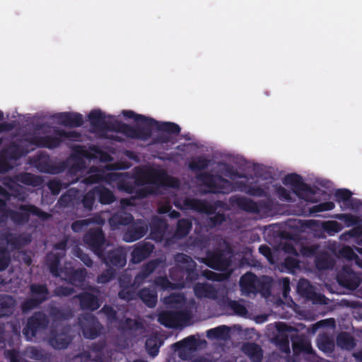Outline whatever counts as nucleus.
Returning <instances> with one entry per match:
<instances>
[{
	"label": "nucleus",
	"instance_id": "a19ab883",
	"mask_svg": "<svg viewBox=\"0 0 362 362\" xmlns=\"http://www.w3.org/2000/svg\"><path fill=\"white\" fill-rule=\"evenodd\" d=\"M192 227V221L188 218H181L178 220L175 235L177 238L186 237L190 232Z\"/></svg>",
	"mask_w": 362,
	"mask_h": 362
},
{
	"label": "nucleus",
	"instance_id": "0e129e2a",
	"mask_svg": "<svg viewBox=\"0 0 362 362\" xmlns=\"http://www.w3.org/2000/svg\"><path fill=\"white\" fill-rule=\"evenodd\" d=\"M275 192L279 199L281 201H286L288 202L293 201L291 192L281 185H276L275 187Z\"/></svg>",
	"mask_w": 362,
	"mask_h": 362
},
{
	"label": "nucleus",
	"instance_id": "4c0bfd02",
	"mask_svg": "<svg viewBox=\"0 0 362 362\" xmlns=\"http://www.w3.org/2000/svg\"><path fill=\"white\" fill-rule=\"evenodd\" d=\"M98 201L102 204H110L115 201V197L113 192L105 187H94Z\"/></svg>",
	"mask_w": 362,
	"mask_h": 362
},
{
	"label": "nucleus",
	"instance_id": "4be33fe9",
	"mask_svg": "<svg viewBox=\"0 0 362 362\" xmlns=\"http://www.w3.org/2000/svg\"><path fill=\"white\" fill-rule=\"evenodd\" d=\"M298 290L301 295L305 296L308 299L312 300L314 303L321 305L326 303V297L323 294L314 291L309 281L305 279L299 281Z\"/></svg>",
	"mask_w": 362,
	"mask_h": 362
},
{
	"label": "nucleus",
	"instance_id": "bf43d9fd",
	"mask_svg": "<svg viewBox=\"0 0 362 362\" xmlns=\"http://www.w3.org/2000/svg\"><path fill=\"white\" fill-rule=\"evenodd\" d=\"M317 346L324 352H331L334 349V344L327 336H323L318 341Z\"/></svg>",
	"mask_w": 362,
	"mask_h": 362
},
{
	"label": "nucleus",
	"instance_id": "ea45409f",
	"mask_svg": "<svg viewBox=\"0 0 362 362\" xmlns=\"http://www.w3.org/2000/svg\"><path fill=\"white\" fill-rule=\"evenodd\" d=\"M237 206L242 210L257 214L260 211L259 205L255 201L247 197H239L236 200Z\"/></svg>",
	"mask_w": 362,
	"mask_h": 362
},
{
	"label": "nucleus",
	"instance_id": "0eeeda50",
	"mask_svg": "<svg viewBox=\"0 0 362 362\" xmlns=\"http://www.w3.org/2000/svg\"><path fill=\"white\" fill-rule=\"evenodd\" d=\"M285 185H290L293 192L299 198L307 202L315 203L317 199H313L312 196L317 194L320 189L315 186L311 187L308 184L304 182L303 177L296 173H291L286 175L283 180Z\"/></svg>",
	"mask_w": 362,
	"mask_h": 362
},
{
	"label": "nucleus",
	"instance_id": "5701e85b",
	"mask_svg": "<svg viewBox=\"0 0 362 362\" xmlns=\"http://www.w3.org/2000/svg\"><path fill=\"white\" fill-rule=\"evenodd\" d=\"M107 266H112L117 268H122L126 265L127 259L124 252L119 249H115L104 254L103 257H100Z\"/></svg>",
	"mask_w": 362,
	"mask_h": 362
},
{
	"label": "nucleus",
	"instance_id": "cd10ccee",
	"mask_svg": "<svg viewBox=\"0 0 362 362\" xmlns=\"http://www.w3.org/2000/svg\"><path fill=\"white\" fill-rule=\"evenodd\" d=\"M16 305V300L12 296L0 294V318L12 315Z\"/></svg>",
	"mask_w": 362,
	"mask_h": 362
},
{
	"label": "nucleus",
	"instance_id": "39448f33",
	"mask_svg": "<svg viewBox=\"0 0 362 362\" xmlns=\"http://www.w3.org/2000/svg\"><path fill=\"white\" fill-rule=\"evenodd\" d=\"M50 319L43 311H35L27 318L22 333L27 341H33L40 337L49 327Z\"/></svg>",
	"mask_w": 362,
	"mask_h": 362
},
{
	"label": "nucleus",
	"instance_id": "473e14b6",
	"mask_svg": "<svg viewBox=\"0 0 362 362\" xmlns=\"http://www.w3.org/2000/svg\"><path fill=\"white\" fill-rule=\"evenodd\" d=\"M243 351L248 356L252 362H261L263 358V351L256 343H247L243 346Z\"/></svg>",
	"mask_w": 362,
	"mask_h": 362
},
{
	"label": "nucleus",
	"instance_id": "338daca9",
	"mask_svg": "<svg viewBox=\"0 0 362 362\" xmlns=\"http://www.w3.org/2000/svg\"><path fill=\"white\" fill-rule=\"evenodd\" d=\"M228 305L236 315L243 316L245 315L247 313L245 306L236 300H230Z\"/></svg>",
	"mask_w": 362,
	"mask_h": 362
},
{
	"label": "nucleus",
	"instance_id": "e433bc0d",
	"mask_svg": "<svg viewBox=\"0 0 362 362\" xmlns=\"http://www.w3.org/2000/svg\"><path fill=\"white\" fill-rule=\"evenodd\" d=\"M158 322L168 328H174L178 326L175 310H167L158 315Z\"/></svg>",
	"mask_w": 362,
	"mask_h": 362
},
{
	"label": "nucleus",
	"instance_id": "a211bd4d",
	"mask_svg": "<svg viewBox=\"0 0 362 362\" xmlns=\"http://www.w3.org/2000/svg\"><path fill=\"white\" fill-rule=\"evenodd\" d=\"M71 341L69 330L63 328L61 331L52 330L49 344L54 349L62 350L66 349Z\"/></svg>",
	"mask_w": 362,
	"mask_h": 362
},
{
	"label": "nucleus",
	"instance_id": "09e8293b",
	"mask_svg": "<svg viewBox=\"0 0 362 362\" xmlns=\"http://www.w3.org/2000/svg\"><path fill=\"white\" fill-rule=\"evenodd\" d=\"M11 261V252L6 246L0 245V272L6 270Z\"/></svg>",
	"mask_w": 362,
	"mask_h": 362
},
{
	"label": "nucleus",
	"instance_id": "864d4df0",
	"mask_svg": "<svg viewBox=\"0 0 362 362\" xmlns=\"http://www.w3.org/2000/svg\"><path fill=\"white\" fill-rule=\"evenodd\" d=\"M315 264L319 270L327 269L332 267V262L327 254H322L317 256L315 260Z\"/></svg>",
	"mask_w": 362,
	"mask_h": 362
},
{
	"label": "nucleus",
	"instance_id": "2f4dec72",
	"mask_svg": "<svg viewBox=\"0 0 362 362\" xmlns=\"http://www.w3.org/2000/svg\"><path fill=\"white\" fill-rule=\"evenodd\" d=\"M90 125L94 129H110L105 121V116L100 110H93L88 115ZM112 129V127H111Z\"/></svg>",
	"mask_w": 362,
	"mask_h": 362
},
{
	"label": "nucleus",
	"instance_id": "ddd939ff",
	"mask_svg": "<svg viewBox=\"0 0 362 362\" xmlns=\"http://www.w3.org/2000/svg\"><path fill=\"white\" fill-rule=\"evenodd\" d=\"M175 262L185 272L186 280L193 282L198 279L199 274L196 269V263L192 257L184 253H177L174 257Z\"/></svg>",
	"mask_w": 362,
	"mask_h": 362
},
{
	"label": "nucleus",
	"instance_id": "680f3d73",
	"mask_svg": "<svg viewBox=\"0 0 362 362\" xmlns=\"http://www.w3.org/2000/svg\"><path fill=\"white\" fill-rule=\"evenodd\" d=\"M154 284L160 287L163 290H168L175 288L173 283L169 281L167 276H158L154 279Z\"/></svg>",
	"mask_w": 362,
	"mask_h": 362
},
{
	"label": "nucleus",
	"instance_id": "b1692460",
	"mask_svg": "<svg viewBox=\"0 0 362 362\" xmlns=\"http://www.w3.org/2000/svg\"><path fill=\"white\" fill-rule=\"evenodd\" d=\"M150 227L151 238L156 242H161L164 239L167 229L168 228V224L166 220L161 218L155 217L152 219Z\"/></svg>",
	"mask_w": 362,
	"mask_h": 362
},
{
	"label": "nucleus",
	"instance_id": "6e6552de",
	"mask_svg": "<svg viewBox=\"0 0 362 362\" xmlns=\"http://www.w3.org/2000/svg\"><path fill=\"white\" fill-rule=\"evenodd\" d=\"M18 211L13 209H6V212L10 219L13 223L18 226H22L29 222L30 215L36 216L39 218L46 219L49 214L42 211L37 206L33 204H21L18 206Z\"/></svg>",
	"mask_w": 362,
	"mask_h": 362
},
{
	"label": "nucleus",
	"instance_id": "c03bdc74",
	"mask_svg": "<svg viewBox=\"0 0 362 362\" xmlns=\"http://www.w3.org/2000/svg\"><path fill=\"white\" fill-rule=\"evenodd\" d=\"M293 350L295 353L315 354L310 342L303 339H298V341L293 342Z\"/></svg>",
	"mask_w": 362,
	"mask_h": 362
},
{
	"label": "nucleus",
	"instance_id": "5fc2aeb1",
	"mask_svg": "<svg viewBox=\"0 0 362 362\" xmlns=\"http://www.w3.org/2000/svg\"><path fill=\"white\" fill-rule=\"evenodd\" d=\"M100 312L105 315L107 322L110 323H113L117 320V311L110 305H104Z\"/></svg>",
	"mask_w": 362,
	"mask_h": 362
},
{
	"label": "nucleus",
	"instance_id": "603ef678",
	"mask_svg": "<svg viewBox=\"0 0 362 362\" xmlns=\"http://www.w3.org/2000/svg\"><path fill=\"white\" fill-rule=\"evenodd\" d=\"M334 218L344 221L347 227L356 226L360 223V218L351 214H338L334 216Z\"/></svg>",
	"mask_w": 362,
	"mask_h": 362
},
{
	"label": "nucleus",
	"instance_id": "9b49d317",
	"mask_svg": "<svg viewBox=\"0 0 362 362\" xmlns=\"http://www.w3.org/2000/svg\"><path fill=\"white\" fill-rule=\"evenodd\" d=\"M117 188L119 191L134 194V197L136 199H144L149 195L157 194V189L153 186H146L140 189H136L133 180L129 177H123L119 180L117 182Z\"/></svg>",
	"mask_w": 362,
	"mask_h": 362
},
{
	"label": "nucleus",
	"instance_id": "4d7b16f0",
	"mask_svg": "<svg viewBox=\"0 0 362 362\" xmlns=\"http://www.w3.org/2000/svg\"><path fill=\"white\" fill-rule=\"evenodd\" d=\"M146 349L148 353L152 356H156L159 352L160 344H158L157 338H148L146 341Z\"/></svg>",
	"mask_w": 362,
	"mask_h": 362
},
{
	"label": "nucleus",
	"instance_id": "f3484780",
	"mask_svg": "<svg viewBox=\"0 0 362 362\" xmlns=\"http://www.w3.org/2000/svg\"><path fill=\"white\" fill-rule=\"evenodd\" d=\"M164 261L161 259H153L143 264L140 271L135 276L132 286L139 287Z\"/></svg>",
	"mask_w": 362,
	"mask_h": 362
},
{
	"label": "nucleus",
	"instance_id": "c85d7f7f",
	"mask_svg": "<svg viewBox=\"0 0 362 362\" xmlns=\"http://www.w3.org/2000/svg\"><path fill=\"white\" fill-rule=\"evenodd\" d=\"M48 317L54 322H62L70 319L73 313L69 308H62L56 306L54 304L48 305Z\"/></svg>",
	"mask_w": 362,
	"mask_h": 362
},
{
	"label": "nucleus",
	"instance_id": "58836bf2",
	"mask_svg": "<svg viewBox=\"0 0 362 362\" xmlns=\"http://www.w3.org/2000/svg\"><path fill=\"white\" fill-rule=\"evenodd\" d=\"M337 344L342 349L351 350L356 346L354 338L348 332H341L337 337Z\"/></svg>",
	"mask_w": 362,
	"mask_h": 362
},
{
	"label": "nucleus",
	"instance_id": "20e7f679",
	"mask_svg": "<svg viewBox=\"0 0 362 362\" xmlns=\"http://www.w3.org/2000/svg\"><path fill=\"white\" fill-rule=\"evenodd\" d=\"M81 136V134L76 131L54 129L53 134L51 135L29 136L25 138V141L37 148L54 149L59 147L62 142L66 139L78 141Z\"/></svg>",
	"mask_w": 362,
	"mask_h": 362
},
{
	"label": "nucleus",
	"instance_id": "052dcab7",
	"mask_svg": "<svg viewBox=\"0 0 362 362\" xmlns=\"http://www.w3.org/2000/svg\"><path fill=\"white\" fill-rule=\"evenodd\" d=\"M282 266L289 272L293 274L295 270L300 267L299 261L293 257H287L284 259Z\"/></svg>",
	"mask_w": 362,
	"mask_h": 362
},
{
	"label": "nucleus",
	"instance_id": "6ab92c4d",
	"mask_svg": "<svg viewBox=\"0 0 362 362\" xmlns=\"http://www.w3.org/2000/svg\"><path fill=\"white\" fill-rule=\"evenodd\" d=\"M154 248V245L148 242L141 241L136 243L131 253L132 262L134 264L141 263L151 255Z\"/></svg>",
	"mask_w": 362,
	"mask_h": 362
},
{
	"label": "nucleus",
	"instance_id": "c756f323",
	"mask_svg": "<svg viewBox=\"0 0 362 362\" xmlns=\"http://www.w3.org/2000/svg\"><path fill=\"white\" fill-rule=\"evenodd\" d=\"M257 276L251 272H248L243 274L240 277L239 282L242 292L246 294L255 293L257 291Z\"/></svg>",
	"mask_w": 362,
	"mask_h": 362
},
{
	"label": "nucleus",
	"instance_id": "f8f14e48",
	"mask_svg": "<svg viewBox=\"0 0 362 362\" xmlns=\"http://www.w3.org/2000/svg\"><path fill=\"white\" fill-rule=\"evenodd\" d=\"M338 284L344 288L351 291L356 290L361 283L360 275L354 272L351 267L344 265L337 275Z\"/></svg>",
	"mask_w": 362,
	"mask_h": 362
},
{
	"label": "nucleus",
	"instance_id": "9d476101",
	"mask_svg": "<svg viewBox=\"0 0 362 362\" xmlns=\"http://www.w3.org/2000/svg\"><path fill=\"white\" fill-rule=\"evenodd\" d=\"M203 262L214 270L225 272L231 265L232 260L225 250L218 248L208 250Z\"/></svg>",
	"mask_w": 362,
	"mask_h": 362
},
{
	"label": "nucleus",
	"instance_id": "69168bd1",
	"mask_svg": "<svg viewBox=\"0 0 362 362\" xmlns=\"http://www.w3.org/2000/svg\"><path fill=\"white\" fill-rule=\"evenodd\" d=\"M75 256L78 258L86 267H91L93 266V260L90 256L85 253L80 247H76L74 250Z\"/></svg>",
	"mask_w": 362,
	"mask_h": 362
},
{
	"label": "nucleus",
	"instance_id": "f03ea898",
	"mask_svg": "<svg viewBox=\"0 0 362 362\" xmlns=\"http://www.w3.org/2000/svg\"><path fill=\"white\" fill-rule=\"evenodd\" d=\"M197 177L204 186L208 188L207 190L204 192V194H228L235 191L236 186L243 187L244 189H241V190L251 196L261 197L265 195V191L261 187L249 186L243 181L233 183L220 175L205 172L200 173Z\"/></svg>",
	"mask_w": 362,
	"mask_h": 362
},
{
	"label": "nucleus",
	"instance_id": "1a4fd4ad",
	"mask_svg": "<svg viewBox=\"0 0 362 362\" xmlns=\"http://www.w3.org/2000/svg\"><path fill=\"white\" fill-rule=\"evenodd\" d=\"M83 240L88 247L98 257L104 256L106 239L101 228H90L83 235Z\"/></svg>",
	"mask_w": 362,
	"mask_h": 362
},
{
	"label": "nucleus",
	"instance_id": "72a5a7b5",
	"mask_svg": "<svg viewBox=\"0 0 362 362\" xmlns=\"http://www.w3.org/2000/svg\"><path fill=\"white\" fill-rule=\"evenodd\" d=\"M16 180L18 182L34 187H39L42 184V179L40 176L27 172L16 174Z\"/></svg>",
	"mask_w": 362,
	"mask_h": 362
},
{
	"label": "nucleus",
	"instance_id": "37998d69",
	"mask_svg": "<svg viewBox=\"0 0 362 362\" xmlns=\"http://www.w3.org/2000/svg\"><path fill=\"white\" fill-rule=\"evenodd\" d=\"M37 168L41 172L49 174H57L60 172L59 168L52 165L48 159H37L35 162Z\"/></svg>",
	"mask_w": 362,
	"mask_h": 362
},
{
	"label": "nucleus",
	"instance_id": "393cba45",
	"mask_svg": "<svg viewBox=\"0 0 362 362\" xmlns=\"http://www.w3.org/2000/svg\"><path fill=\"white\" fill-rule=\"evenodd\" d=\"M79 191L76 189H69L61 195L58 199V204L63 208L78 209L80 205Z\"/></svg>",
	"mask_w": 362,
	"mask_h": 362
},
{
	"label": "nucleus",
	"instance_id": "3c124183",
	"mask_svg": "<svg viewBox=\"0 0 362 362\" xmlns=\"http://www.w3.org/2000/svg\"><path fill=\"white\" fill-rule=\"evenodd\" d=\"M352 194V192L348 189H339L335 191L334 196L337 203H343V205L341 206L343 209L347 202L350 200Z\"/></svg>",
	"mask_w": 362,
	"mask_h": 362
},
{
	"label": "nucleus",
	"instance_id": "2eb2a0df",
	"mask_svg": "<svg viewBox=\"0 0 362 362\" xmlns=\"http://www.w3.org/2000/svg\"><path fill=\"white\" fill-rule=\"evenodd\" d=\"M148 229V224L143 220L133 221L123 235V240L127 243L136 241L143 238Z\"/></svg>",
	"mask_w": 362,
	"mask_h": 362
},
{
	"label": "nucleus",
	"instance_id": "dca6fc26",
	"mask_svg": "<svg viewBox=\"0 0 362 362\" xmlns=\"http://www.w3.org/2000/svg\"><path fill=\"white\" fill-rule=\"evenodd\" d=\"M78 300L79 306L82 310L93 312L101 305L102 301L98 295L89 291H83L75 296Z\"/></svg>",
	"mask_w": 362,
	"mask_h": 362
},
{
	"label": "nucleus",
	"instance_id": "7ed1b4c3",
	"mask_svg": "<svg viewBox=\"0 0 362 362\" xmlns=\"http://www.w3.org/2000/svg\"><path fill=\"white\" fill-rule=\"evenodd\" d=\"M184 205L188 209L211 216L209 218L208 221L209 225L211 228L221 225L226 220L224 213H216L217 209L226 206V203L221 200H217L211 204L206 200L196 198H185Z\"/></svg>",
	"mask_w": 362,
	"mask_h": 362
},
{
	"label": "nucleus",
	"instance_id": "f704fd0d",
	"mask_svg": "<svg viewBox=\"0 0 362 362\" xmlns=\"http://www.w3.org/2000/svg\"><path fill=\"white\" fill-rule=\"evenodd\" d=\"M137 296L148 308H154L157 303V293L149 288H143L139 290Z\"/></svg>",
	"mask_w": 362,
	"mask_h": 362
},
{
	"label": "nucleus",
	"instance_id": "bb28decb",
	"mask_svg": "<svg viewBox=\"0 0 362 362\" xmlns=\"http://www.w3.org/2000/svg\"><path fill=\"white\" fill-rule=\"evenodd\" d=\"M64 255V253L50 252L46 256V264L49 268V272L54 277H59L62 274L64 267H60V262Z\"/></svg>",
	"mask_w": 362,
	"mask_h": 362
},
{
	"label": "nucleus",
	"instance_id": "8fccbe9b",
	"mask_svg": "<svg viewBox=\"0 0 362 362\" xmlns=\"http://www.w3.org/2000/svg\"><path fill=\"white\" fill-rule=\"evenodd\" d=\"M210 160L204 157L199 156L193 159L189 164V168L193 170H202L208 168Z\"/></svg>",
	"mask_w": 362,
	"mask_h": 362
},
{
	"label": "nucleus",
	"instance_id": "4468645a",
	"mask_svg": "<svg viewBox=\"0 0 362 362\" xmlns=\"http://www.w3.org/2000/svg\"><path fill=\"white\" fill-rule=\"evenodd\" d=\"M79 325L85 338L94 339L100 334L103 328L98 319L93 315L84 316L83 320L79 321Z\"/></svg>",
	"mask_w": 362,
	"mask_h": 362
},
{
	"label": "nucleus",
	"instance_id": "f257e3e1",
	"mask_svg": "<svg viewBox=\"0 0 362 362\" xmlns=\"http://www.w3.org/2000/svg\"><path fill=\"white\" fill-rule=\"evenodd\" d=\"M122 115L128 119H133L137 124L135 126L122 122L112 124V129L122 134L126 137L146 141L152 136V129L168 134L178 135L181 131L180 126L170 122H158L153 118L136 114L132 110H123Z\"/></svg>",
	"mask_w": 362,
	"mask_h": 362
},
{
	"label": "nucleus",
	"instance_id": "e2e57ef3",
	"mask_svg": "<svg viewBox=\"0 0 362 362\" xmlns=\"http://www.w3.org/2000/svg\"><path fill=\"white\" fill-rule=\"evenodd\" d=\"M322 225L323 229L329 233H339L342 229L341 225L335 221H325L323 222Z\"/></svg>",
	"mask_w": 362,
	"mask_h": 362
},
{
	"label": "nucleus",
	"instance_id": "aec40b11",
	"mask_svg": "<svg viewBox=\"0 0 362 362\" xmlns=\"http://www.w3.org/2000/svg\"><path fill=\"white\" fill-rule=\"evenodd\" d=\"M62 275L64 281L73 286H79L83 284L87 275V271L84 268L75 269L73 267H64Z\"/></svg>",
	"mask_w": 362,
	"mask_h": 362
},
{
	"label": "nucleus",
	"instance_id": "423d86ee",
	"mask_svg": "<svg viewBox=\"0 0 362 362\" xmlns=\"http://www.w3.org/2000/svg\"><path fill=\"white\" fill-rule=\"evenodd\" d=\"M29 298L21 304V310L23 314L37 309L50 298V293L47 284L32 283L29 285Z\"/></svg>",
	"mask_w": 362,
	"mask_h": 362
},
{
	"label": "nucleus",
	"instance_id": "774afa93",
	"mask_svg": "<svg viewBox=\"0 0 362 362\" xmlns=\"http://www.w3.org/2000/svg\"><path fill=\"white\" fill-rule=\"evenodd\" d=\"M6 356L10 362H28L27 360L20 355L18 351L16 349L7 350L6 351Z\"/></svg>",
	"mask_w": 362,
	"mask_h": 362
},
{
	"label": "nucleus",
	"instance_id": "7c9ffc66",
	"mask_svg": "<svg viewBox=\"0 0 362 362\" xmlns=\"http://www.w3.org/2000/svg\"><path fill=\"white\" fill-rule=\"evenodd\" d=\"M194 295L198 298H208L214 299L217 295V291L214 286L207 283H197L194 286Z\"/></svg>",
	"mask_w": 362,
	"mask_h": 362
},
{
	"label": "nucleus",
	"instance_id": "a878e982",
	"mask_svg": "<svg viewBox=\"0 0 362 362\" xmlns=\"http://www.w3.org/2000/svg\"><path fill=\"white\" fill-rule=\"evenodd\" d=\"M0 239L5 240L7 245H11L13 249H19L30 243V236L23 234L16 235L10 232L1 233Z\"/></svg>",
	"mask_w": 362,
	"mask_h": 362
},
{
	"label": "nucleus",
	"instance_id": "c9c22d12",
	"mask_svg": "<svg viewBox=\"0 0 362 362\" xmlns=\"http://www.w3.org/2000/svg\"><path fill=\"white\" fill-rule=\"evenodd\" d=\"M133 221V216L127 213H116L109 219L110 225L115 228L120 226H129Z\"/></svg>",
	"mask_w": 362,
	"mask_h": 362
},
{
	"label": "nucleus",
	"instance_id": "a18cd8bd",
	"mask_svg": "<svg viewBox=\"0 0 362 362\" xmlns=\"http://www.w3.org/2000/svg\"><path fill=\"white\" fill-rule=\"evenodd\" d=\"M95 192L93 188L87 192L81 199H80V205L82 204L83 207L88 211H92L93 209L96 199Z\"/></svg>",
	"mask_w": 362,
	"mask_h": 362
},
{
	"label": "nucleus",
	"instance_id": "13d9d810",
	"mask_svg": "<svg viewBox=\"0 0 362 362\" xmlns=\"http://www.w3.org/2000/svg\"><path fill=\"white\" fill-rule=\"evenodd\" d=\"M116 274L115 269L110 267L98 276L97 281L99 284H106L112 280Z\"/></svg>",
	"mask_w": 362,
	"mask_h": 362
},
{
	"label": "nucleus",
	"instance_id": "412c9836",
	"mask_svg": "<svg viewBox=\"0 0 362 362\" xmlns=\"http://www.w3.org/2000/svg\"><path fill=\"white\" fill-rule=\"evenodd\" d=\"M59 123L64 127H79L83 124V115L78 112H64L56 115Z\"/></svg>",
	"mask_w": 362,
	"mask_h": 362
},
{
	"label": "nucleus",
	"instance_id": "79ce46f5",
	"mask_svg": "<svg viewBox=\"0 0 362 362\" xmlns=\"http://www.w3.org/2000/svg\"><path fill=\"white\" fill-rule=\"evenodd\" d=\"M0 153L8 160H17L23 155V149L16 144H12L8 148L3 149Z\"/></svg>",
	"mask_w": 362,
	"mask_h": 362
},
{
	"label": "nucleus",
	"instance_id": "49530a36",
	"mask_svg": "<svg viewBox=\"0 0 362 362\" xmlns=\"http://www.w3.org/2000/svg\"><path fill=\"white\" fill-rule=\"evenodd\" d=\"M197 346V341L194 336H189L181 341H179L173 344V346L177 350L189 349L193 350Z\"/></svg>",
	"mask_w": 362,
	"mask_h": 362
},
{
	"label": "nucleus",
	"instance_id": "6e6d98bb",
	"mask_svg": "<svg viewBox=\"0 0 362 362\" xmlns=\"http://www.w3.org/2000/svg\"><path fill=\"white\" fill-rule=\"evenodd\" d=\"M335 204L332 202H322L319 204L315 205L309 209V213L314 214L318 212L331 211L334 209Z\"/></svg>",
	"mask_w": 362,
	"mask_h": 362
},
{
	"label": "nucleus",
	"instance_id": "de8ad7c7",
	"mask_svg": "<svg viewBox=\"0 0 362 362\" xmlns=\"http://www.w3.org/2000/svg\"><path fill=\"white\" fill-rule=\"evenodd\" d=\"M202 275L208 280L222 282L229 278L230 273H216L209 269H205L202 272Z\"/></svg>",
	"mask_w": 362,
	"mask_h": 362
}]
</instances>
